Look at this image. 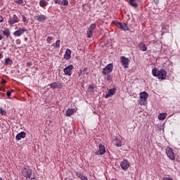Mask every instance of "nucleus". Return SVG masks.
Returning a JSON list of instances; mask_svg holds the SVG:
<instances>
[{"label":"nucleus","mask_w":180,"mask_h":180,"mask_svg":"<svg viewBox=\"0 0 180 180\" xmlns=\"http://www.w3.org/2000/svg\"><path fill=\"white\" fill-rule=\"evenodd\" d=\"M0 91H5V88L1 87V88L0 89Z\"/></svg>","instance_id":"nucleus-44"},{"label":"nucleus","mask_w":180,"mask_h":180,"mask_svg":"<svg viewBox=\"0 0 180 180\" xmlns=\"http://www.w3.org/2000/svg\"><path fill=\"white\" fill-rule=\"evenodd\" d=\"M49 86H51L52 89H61V83H58V82H54L49 84Z\"/></svg>","instance_id":"nucleus-14"},{"label":"nucleus","mask_w":180,"mask_h":180,"mask_svg":"<svg viewBox=\"0 0 180 180\" xmlns=\"http://www.w3.org/2000/svg\"><path fill=\"white\" fill-rule=\"evenodd\" d=\"M37 20H38V22H46V20H47V15L41 14L37 16Z\"/></svg>","instance_id":"nucleus-16"},{"label":"nucleus","mask_w":180,"mask_h":180,"mask_svg":"<svg viewBox=\"0 0 180 180\" xmlns=\"http://www.w3.org/2000/svg\"><path fill=\"white\" fill-rule=\"evenodd\" d=\"M4 58V55L2 53H0V59Z\"/></svg>","instance_id":"nucleus-43"},{"label":"nucleus","mask_w":180,"mask_h":180,"mask_svg":"<svg viewBox=\"0 0 180 180\" xmlns=\"http://www.w3.org/2000/svg\"><path fill=\"white\" fill-rule=\"evenodd\" d=\"M120 167L124 171L130 167V162L127 160H124L120 162Z\"/></svg>","instance_id":"nucleus-11"},{"label":"nucleus","mask_w":180,"mask_h":180,"mask_svg":"<svg viewBox=\"0 0 180 180\" xmlns=\"http://www.w3.org/2000/svg\"><path fill=\"white\" fill-rule=\"evenodd\" d=\"M112 24H113V21H112V22H111Z\"/></svg>","instance_id":"nucleus-49"},{"label":"nucleus","mask_w":180,"mask_h":180,"mask_svg":"<svg viewBox=\"0 0 180 180\" xmlns=\"http://www.w3.org/2000/svg\"><path fill=\"white\" fill-rule=\"evenodd\" d=\"M75 112V109L74 108H69L66 110V115L68 116H72Z\"/></svg>","instance_id":"nucleus-22"},{"label":"nucleus","mask_w":180,"mask_h":180,"mask_svg":"<svg viewBox=\"0 0 180 180\" xmlns=\"http://www.w3.org/2000/svg\"><path fill=\"white\" fill-rule=\"evenodd\" d=\"M5 84H6V80L5 79H2L1 82V84L4 85Z\"/></svg>","instance_id":"nucleus-36"},{"label":"nucleus","mask_w":180,"mask_h":180,"mask_svg":"<svg viewBox=\"0 0 180 180\" xmlns=\"http://www.w3.org/2000/svg\"><path fill=\"white\" fill-rule=\"evenodd\" d=\"M12 92H13V89H11L10 91H7L6 95H7L8 98H11V95H12Z\"/></svg>","instance_id":"nucleus-31"},{"label":"nucleus","mask_w":180,"mask_h":180,"mask_svg":"<svg viewBox=\"0 0 180 180\" xmlns=\"http://www.w3.org/2000/svg\"><path fill=\"white\" fill-rule=\"evenodd\" d=\"M60 43H61V41L60 40H57L55 44V49H60Z\"/></svg>","instance_id":"nucleus-29"},{"label":"nucleus","mask_w":180,"mask_h":180,"mask_svg":"<svg viewBox=\"0 0 180 180\" xmlns=\"http://www.w3.org/2000/svg\"><path fill=\"white\" fill-rule=\"evenodd\" d=\"M33 63H32V62H27L26 64L27 67H30L31 65H32Z\"/></svg>","instance_id":"nucleus-39"},{"label":"nucleus","mask_w":180,"mask_h":180,"mask_svg":"<svg viewBox=\"0 0 180 180\" xmlns=\"http://www.w3.org/2000/svg\"><path fill=\"white\" fill-rule=\"evenodd\" d=\"M139 50L141 51H147V46L146 44L143 42L139 43Z\"/></svg>","instance_id":"nucleus-20"},{"label":"nucleus","mask_w":180,"mask_h":180,"mask_svg":"<svg viewBox=\"0 0 180 180\" xmlns=\"http://www.w3.org/2000/svg\"><path fill=\"white\" fill-rule=\"evenodd\" d=\"M113 25H115L117 27H119L120 29H121L122 30H124V32H127V30H129V27L126 23H122V22H117L116 21H113Z\"/></svg>","instance_id":"nucleus-6"},{"label":"nucleus","mask_w":180,"mask_h":180,"mask_svg":"<svg viewBox=\"0 0 180 180\" xmlns=\"http://www.w3.org/2000/svg\"><path fill=\"white\" fill-rule=\"evenodd\" d=\"M122 65L124 68H129V63H130V60L126 58L125 56H121L120 58Z\"/></svg>","instance_id":"nucleus-10"},{"label":"nucleus","mask_w":180,"mask_h":180,"mask_svg":"<svg viewBox=\"0 0 180 180\" xmlns=\"http://www.w3.org/2000/svg\"><path fill=\"white\" fill-rule=\"evenodd\" d=\"M2 39H4V37H2V35L0 34V41L2 40Z\"/></svg>","instance_id":"nucleus-46"},{"label":"nucleus","mask_w":180,"mask_h":180,"mask_svg":"<svg viewBox=\"0 0 180 180\" xmlns=\"http://www.w3.org/2000/svg\"><path fill=\"white\" fill-rule=\"evenodd\" d=\"M0 127H1V124H0Z\"/></svg>","instance_id":"nucleus-51"},{"label":"nucleus","mask_w":180,"mask_h":180,"mask_svg":"<svg viewBox=\"0 0 180 180\" xmlns=\"http://www.w3.org/2000/svg\"><path fill=\"white\" fill-rule=\"evenodd\" d=\"M162 180H174V179L172 178H169V177H165Z\"/></svg>","instance_id":"nucleus-40"},{"label":"nucleus","mask_w":180,"mask_h":180,"mask_svg":"<svg viewBox=\"0 0 180 180\" xmlns=\"http://www.w3.org/2000/svg\"><path fill=\"white\" fill-rule=\"evenodd\" d=\"M25 137H26V132L21 131L15 136V140H17V141H20L21 139H25Z\"/></svg>","instance_id":"nucleus-15"},{"label":"nucleus","mask_w":180,"mask_h":180,"mask_svg":"<svg viewBox=\"0 0 180 180\" xmlns=\"http://www.w3.org/2000/svg\"><path fill=\"white\" fill-rule=\"evenodd\" d=\"M81 74H82V71L81 70L80 73L79 74V76H81Z\"/></svg>","instance_id":"nucleus-47"},{"label":"nucleus","mask_w":180,"mask_h":180,"mask_svg":"<svg viewBox=\"0 0 180 180\" xmlns=\"http://www.w3.org/2000/svg\"><path fill=\"white\" fill-rule=\"evenodd\" d=\"M113 95V89H110L108 91V93L105 94V98L108 99V98H110Z\"/></svg>","instance_id":"nucleus-25"},{"label":"nucleus","mask_w":180,"mask_h":180,"mask_svg":"<svg viewBox=\"0 0 180 180\" xmlns=\"http://www.w3.org/2000/svg\"><path fill=\"white\" fill-rule=\"evenodd\" d=\"M22 22H24V23H27V18H26V16H25V15H22Z\"/></svg>","instance_id":"nucleus-33"},{"label":"nucleus","mask_w":180,"mask_h":180,"mask_svg":"<svg viewBox=\"0 0 180 180\" xmlns=\"http://www.w3.org/2000/svg\"><path fill=\"white\" fill-rule=\"evenodd\" d=\"M61 5H63V6H68L69 2H68V0H63L61 2H60Z\"/></svg>","instance_id":"nucleus-28"},{"label":"nucleus","mask_w":180,"mask_h":180,"mask_svg":"<svg viewBox=\"0 0 180 180\" xmlns=\"http://www.w3.org/2000/svg\"><path fill=\"white\" fill-rule=\"evenodd\" d=\"M89 91H90V92H92V91H94V84H90L89 86Z\"/></svg>","instance_id":"nucleus-35"},{"label":"nucleus","mask_w":180,"mask_h":180,"mask_svg":"<svg viewBox=\"0 0 180 180\" xmlns=\"http://www.w3.org/2000/svg\"><path fill=\"white\" fill-rule=\"evenodd\" d=\"M51 40H53V37H48L46 39L48 43H51Z\"/></svg>","instance_id":"nucleus-34"},{"label":"nucleus","mask_w":180,"mask_h":180,"mask_svg":"<svg viewBox=\"0 0 180 180\" xmlns=\"http://www.w3.org/2000/svg\"><path fill=\"white\" fill-rule=\"evenodd\" d=\"M0 113L2 115V116H5V115H6V111H5L3 108H0Z\"/></svg>","instance_id":"nucleus-32"},{"label":"nucleus","mask_w":180,"mask_h":180,"mask_svg":"<svg viewBox=\"0 0 180 180\" xmlns=\"http://www.w3.org/2000/svg\"><path fill=\"white\" fill-rule=\"evenodd\" d=\"M21 172L22 176H25V178H30L32 176V169L29 167H23Z\"/></svg>","instance_id":"nucleus-3"},{"label":"nucleus","mask_w":180,"mask_h":180,"mask_svg":"<svg viewBox=\"0 0 180 180\" xmlns=\"http://www.w3.org/2000/svg\"><path fill=\"white\" fill-rule=\"evenodd\" d=\"M1 22H4V18L2 15H0V23H1Z\"/></svg>","instance_id":"nucleus-42"},{"label":"nucleus","mask_w":180,"mask_h":180,"mask_svg":"<svg viewBox=\"0 0 180 180\" xmlns=\"http://www.w3.org/2000/svg\"><path fill=\"white\" fill-rule=\"evenodd\" d=\"M0 180H4V179H2V177H0Z\"/></svg>","instance_id":"nucleus-48"},{"label":"nucleus","mask_w":180,"mask_h":180,"mask_svg":"<svg viewBox=\"0 0 180 180\" xmlns=\"http://www.w3.org/2000/svg\"><path fill=\"white\" fill-rule=\"evenodd\" d=\"M167 118V113H160L158 115L159 120H165Z\"/></svg>","instance_id":"nucleus-24"},{"label":"nucleus","mask_w":180,"mask_h":180,"mask_svg":"<svg viewBox=\"0 0 180 180\" xmlns=\"http://www.w3.org/2000/svg\"><path fill=\"white\" fill-rule=\"evenodd\" d=\"M14 1L15 2V4H18V5H22V6H24L25 4V0H14Z\"/></svg>","instance_id":"nucleus-27"},{"label":"nucleus","mask_w":180,"mask_h":180,"mask_svg":"<svg viewBox=\"0 0 180 180\" xmlns=\"http://www.w3.org/2000/svg\"><path fill=\"white\" fill-rule=\"evenodd\" d=\"M55 4L60 5L61 4V1L60 0H54Z\"/></svg>","instance_id":"nucleus-38"},{"label":"nucleus","mask_w":180,"mask_h":180,"mask_svg":"<svg viewBox=\"0 0 180 180\" xmlns=\"http://www.w3.org/2000/svg\"><path fill=\"white\" fill-rule=\"evenodd\" d=\"M25 32H27L26 28L19 29L13 32V36L15 37H20L22 34H24Z\"/></svg>","instance_id":"nucleus-12"},{"label":"nucleus","mask_w":180,"mask_h":180,"mask_svg":"<svg viewBox=\"0 0 180 180\" xmlns=\"http://www.w3.org/2000/svg\"><path fill=\"white\" fill-rule=\"evenodd\" d=\"M112 75H108V77H107V79H108V81H112Z\"/></svg>","instance_id":"nucleus-37"},{"label":"nucleus","mask_w":180,"mask_h":180,"mask_svg":"<svg viewBox=\"0 0 180 180\" xmlns=\"http://www.w3.org/2000/svg\"><path fill=\"white\" fill-rule=\"evenodd\" d=\"M106 153V150L105 149V146L100 144L99 145V150L96 152V155H103Z\"/></svg>","instance_id":"nucleus-13"},{"label":"nucleus","mask_w":180,"mask_h":180,"mask_svg":"<svg viewBox=\"0 0 180 180\" xmlns=\"http://www.w3.org/2000/svg\"><path fill=\"white\" fill-rule=\"evenodd\" d=\"M136 0H129V4L133 6V8H138L139 4L134 2Z\"/></svg>","instance_id":"nucleus-26"},{"label":"nucleus","mask_w":180,"mask_h":180,"mask_svg":"<svg viewBox=\"0 0 180 180\" xmlns=\"http://www.w3.org/2000/svg\"><path fill=\"white\" fill-rule=\"evenodd\" d=\"M147 99H148V94L147 92L143 91L140 93L139 105L141 106H143V105H146V103H147Z\"/></svg>","instance_id":"nucleus-2"},{"label":"nucleus","mask_w":180,"mask_h":180,"mask_svg":"<svg viewBox=\"0 0 180 180\" xmlns=\"http://www.w3.org/2000/svg\"><path fill=\"white\" fill-rule=\"evenodd\" d=\"M153 2L155 5H158V4H160V0H153Z\"/></svg>","instance_id":"nucleus-41"},{"label":"nucleus","mask_w":180,"mask_h":180,"mask_svg":"<svg viewBox=\"0 0 180 180\" xmlns=\"http://www.w3.org/2000/svg\"><path fill=\"white\" fill-rule=\"evenodd\" d=\"M72 70H74V65H69L68 67L63 69V72L65 75H68V77H71L72 75Z\"/></svg>","instance_id":"nucleus-8"},{"label":"nucleus","mask_w":180,"mask_h":180,"mask_svg":"<svg viewBox=\"0 0 180 180\" xmlns=\"http://www.w3.org/2000/svg\"><path fill=\"white\" fill-rule=\"evenodd\" d=\"M47 5H49V2L46 1L45 0H40L39 6H41V8H46Z\"/></svg>","instance_id":"nucleus-23"},{"label":"nucleus","mask_w":180,"mask_h":180,"mask_svg":"<svg viewBox=\"0 0 180 180\" xmlns=\"http://www.w3.org/2000/svg\"><path fill=\"white\" fill-rule=\"evenodd\" d=\"M10 63H12V60H11V58H7L5 59V64L6 65H8V64H9Z\"/></svg>","instance_id":"nucleus-30"},{"label":"nucleus","mask_w":180,"mask_h":180,"mask_svg":"<svg viewBox=\"0 0 180 180\" xmlns=\"http://www.w3.org/2000/svg\"><path fill=\"white\" fill-rule=\"evenodd\" d=\"M115 94H116V89H113V94L115 95Z\"/></svg>","instance_id":"nucleus-45"},{"label":"nucleus","mask_w":180,"mask_h":180,"mask_svg":"<svg viewBox=\"0 0 180 180\" xmlns=\"http://www.w3.org/2000/svg\"><path fill=\"white\" fill-rule=\"evenodd\" d=\"M166 154L168 158H169V160H172V161H174V160H175V153H174V149H172V148L168 146L166 148Z\"/></svg>","instance_id":"nucleus-4"},{"label":"nucleus","mask_w":180,"mask_h":180,"mask_svg":"<svg viewBox=\"0 0 180 180\" xmlns=\"http://www.w3.org/2000/svg\"><path fill=\"white\" fill-rule=\"evenodd\" d=\"M75 175L78 176V178H79L81 180H88V177L84 175V174H82V172H77L75 173Z\"/></svg>","instance_id":"nucleus-17"},{"label":"nucleus","mask_w":180,"mask_h":180,"mask_svg":"<svg viewBox=\"0 0 180 180\" xmlns=\"http://www.w3.org/2000/svg\"><path fill=\"white\" fill-rule=\"evenodd\" d=\"M64 58L65 60H70V58H71V51L70 49L66 50L64 54Z\"/></svg>","instance_id":"nucleus-19"},{"label":"nucleus","mask_w":180,"mask_h":180,"mask_svg":"<svg viewBox=\"0 0 180 180\" xmlns=\"http://www.w3.org/2000/svg\"><path fill=\"white\" fill-rule=\"evenodd\" d=\"M114 144H115L117 147H122V139L120 138L115 139Z\"/></svg>","instance_id":"nucleus-21"},{"label":"nucleus","mask_w":180,"mask_h":180,"mask_svg":"<svg viewBox=\"0 0 180 180\" xmlns=\"http://www.w3.org/2000/svg\"><path fill=\"white\" fill-rule=\"evenodd\" d=\"M95 29H96V24L95 23L91 24L88 27L87 32H86V36L88 39H91V37H92V35L94 34V30H95Z\"/></svg>","instance_id":"nucleus-5"},{"label":"nucleus","mask_w":180,"mask_h":180,"mask_svg":"<svg viewBox=\"0 0 180 180\" xmlns=\"http://www.w3.org/2000/svg\"><path fill=\"white\" fill-rule=\"evenodd\" d=\"M152 75L153 77H157L158 79L164 80L167 78V71L164 69H160V70L155 68L152 70Z\"/></svg>","instance_id":"nucleus-1"},{"label":"nucleus","mask_w":180,"mask_h":180,"mask_svg":"<svg viewBox=\"0 0 180 180\" xmlns=\"http://www.w3.org/2000/svg\"><path fill=\"white\" fill-rule=\"evenodd\" d=\"M113 70V65L112 63L108 64L103 70L102 72V74L103 75H108V74H110Z\"/></svg>","instance_id":"nucleus-9"},{"label":"nucleus","mask_w":180,"mask_h":180,"mask_svg":"<svg viewBox=\"0 0 180 180\" xmlns=\"http://www.w3.org/2000/svg\"><path fill=\"white\" fill-rule=\"evenodd\" d=\"M31 179H34V178H32Z\"/></svg>","instance_id":"nucleus-50"},{"label":"nucleus","mask_w":180,"mask_h":180,"mask_svg":"<svg viewBox=\"0 0 180 180\" xmlns=\"http://www.w3.org/2000/svg\"><path fill=\"white\" fill-rule=\"evenodd\" d=\"M2 33L7 39L11 37V30H9V28H6V30H3Z\"/></svg>","instance_id":"nucleus-18"},{"label":"nucleus","mask_w":180,"mask_h":180,"mask_svg":"<svg viewBox=\"0 0 180 180\" xmlns=\"http://www.w3.org/2000/svg\"><path fill=\"white\" fill-rule=\"evenodd\" d=\"M19 22V18L16 14L13 15V16H10L8 20V25L9 26H13L15 23H18Z\"/></svg>","instance_id":"nucleus-7"}]
</instances>
